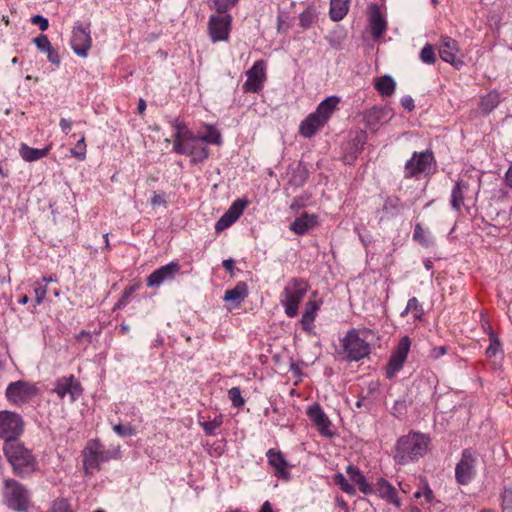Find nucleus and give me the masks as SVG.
Masks as SVG:
<instances>
[{
	"instance_id": "nucleus-42",
	"label": "nucleus",
	"mask_w": 512,
	"mask_h": 512,
	"mask_svg": "<svg viewBox=\"0 0 512 512\" xmlns=\"http://www.w3.org/2000/svg\"><path fill=\"white\" fill-rule=\"evenodd\" d=\"M420 59L423 63L432 65L436 62V55L434 48L431 44H426L421 52H420Z\"/></svg>"
},
{
	"instance_id": "nucleus-35",
	"label": "nucleus",
	"mask_w": 512,
	"mask_h": 512,
	"mask_svg": "<svg viewBox=\"0 0 512 512\" xmlns=\"http://www.w3.org/2000/svg\"><path fill=\"white\" fill-rule=\"evenodd\" d=\"M196 137L204 143L221 145L222 137L220 132L213 126H207L206 132L203 134H197Z\"/></svg>"
},
{
	"instance_id": "nucleus-1",
	"label": "nucleus",
	"mask_w": 512,
	"mask_h": 512,
	"mask_svg": "<svg viewBox=\"0 0 512 512\" xmlns=\"http://www.w3.org/2000/svg\"><path fill=\"white\" fill-rule=\"evenodd\" d=\"M430 438L419 432H409L401 436L394 447L393 459L399 465L417 462L422 458L430 445Z\"/></svg>"
},
{
	"instance_id": "nucleus-34",
	"label": "nucleus",
	"mask_w": 512,
	"mask_h": 512,
	"mask_svg": "<svg viewBox=\"0 0 512 512\" xmlns=\"http://www.w3.org/2000/svg\"><path fill=\"white\" fill-rule=\"evenodd\" d=\"M319 305L316 302L309 301L306 303L305 311L301 318V324L307 331H311V324L315 320Z\"/></svg>"
},
{
	"instance_id": "nucleus-22",
	"label": "nucleus",
	"mask_w": 512,
	"mask_h": 512,
	"mask_svg": "<svg viewBox=\"0 0 512 512\" xmlns=\"http://www.w3.org/2000/svg\"><path fill=\"white\" fill-rule=\"evenodd\" d=\"M391 118L387 109L381 107H373L364 113L363 119L365 125L370 130H377L378 126Z\"/></svg>"
},
{
	"instance_id": "nucleus-26",
	"label": "nucleus",
	"mask_w": 512,
	"mask_h": 512,
	"mask_svg": "<svg viewBox=\"0 0 512 512\" xmlns=\"http://www.w3.org/2000/svg\"><path fill=\"white\" fill-rule=\"evenodd\" d=\"M346 472L351 481L358 485L359 490L363 494H371L374 491L358 467L349 465L346 468Z\"/></svg>"
},
{
	"instance_id": "nucleus-28",
	"label": "nucleus",
	"mask_w": 512,
	"mask_h": 512,
	"mask_svg": "<svg viewBox=\"0 0 512 512\" xmlns=\"http://www.w3.org/2000/svg\"><path fill=\"white\" fill-rule=\"evenodd\" d=\"M247 296H248L247 284L243 281H240L236 284V286L234 288L225 291L223 300L226 302H231L237 306Z\"/></svg>"
},
{
	"instance_id": "nucleus-6",
	"label": "nucleus",
	"mask_w": 512,
	"mask_h": 512,
	"mask_svg": "<svg viewBox=\"0 0 512 512\" xmlns=\"http://www.w3.org/2000/svg\"><path fill=\"white\" fill-rule=\"evenodd\" d=\"M308 290L306 281L300 278L292 279L284 288L281 304L288 317L293 318L298 314V307Z\"/></svg>"
},
{
	"instance_id": "nucleus-2",
	"label": "nucleus",
	"mask_w": 512,
	"mask_h": 512,
	"mask_svg": "<svg viewBox=\"0 0 512 512\" xmlns=\"http://www.w3.org/2000/svg\"><path fill=\"white\" fill-rule=\"evenodd\" d=\"M3 451L15 475L24 478L36 471V458L32 452L19 441L4 443Z\"/></svg>"
},
{
	"instance_id": "nucleus-7",
	"label": "nucleus",
	"mask_w": 512,
	"mask_h": 512,
	"mask_svg": "<svg viewBox=\"0 0 512 512\" xmlns=\"http://www.w3.org/2000/svg\"><path fill=\"white\" fill-rule=\"evenodd\" d=\"M344 358L348 361H359L370 353V345L360 338L357 330H349L341 340Z\"/></svg>"
},
{
	"instance_id": "nucleus-20",
	"label": "nucleus",
	"mask_w": 512,
	"mask_h": 512,
	"mask_svg": "<svg viewBox=\"0 0 512 512\" xmlns=\"http://www.w3.org/2000/svg\"><path fill=\"white\" fill-rule=\"evenodd\" d=\"M307 415L322 435H331L329 431L331 422L318 403H314L307 409Z\"/></svg>"
},
{
	"instance_id": "nucleus-17",
	"label": "nucleus",
	"mask_w": 512,
	"mask_h": 512,
	"mask_svg": "<svg viewBox=\"0 0 512 512\" xmlns=\"http://www.w3.org/2000/svg\"><path fill=\"white\" fill-rule=\"evenodd\" d=\"M53 391L59 398L63 399L65 396H70V401L73 402L82 394L81 385L75 380L73 375L69 377L59 378L55 383Z\"/></svg>"
},
{
	"instance_id": "nucleus-27",
	"label": "nucleus",
	"mask_w": 512,
	"mask_h": 512,
	"mask_svg": "<svg viewBox=\"0 0 512 512\" xmlns=\"http://www.w3.org/2000/svg\"><path fill=\"white\" fill-rule=\"evenodd\" d=\"M375 491L381 498L386 499L396 506H400L396 489L385 479L381 478L378 480Z\"/></svg>"
},
{
	"instance_id": "nucleus-55",
	"label": "nucleus",
	"mask_w": 512,
	"mask_h": 512,
	"mask_svg": "<svg viewBox=\"0 0 512 512\" xmlns=\"http://www.w3.org/2000/svg\"><path fill=\"white\" fill-rule=\"evenodd\" d=\"M401 105L408 111H412L415 108L414 100L408 95L401 98Z\"/></svg>"
},
{
	"instance_id": "nucleus-40",
	"label": "nucleus",
	"mask_w": 512,
	"mask_h": 512,
	"mask_svg": "<svg viewBox=\"0 0 512 512\" xmlns=\"http://www.w3.org/2000/svg\"><path fill=\"white\" fill-rule=\"evenodd\" d=\"M223 423V417L221 414L214 417L213 420L204 421L199 420L200 426L203 428L207 435H214L216 429H218Z\"/></svg>"
},
{
	"instance_id": "nucleus-56",
	"label": "nucleus",
	"mask_w": 512,
	"mask_h": 512,
	"mask_svg": "<svg viewBox=\"0 0 512 512\" xmlns=\"http://www.w3.org/2000/svg\"><path fill=\"white\" fill-rule=\"evenodd\" d=\"M150 203L152 206H158V205H165L166 204V200L164 199V196L162 194H159V193H156L154 192L151 200H150Z\"/></svg>"
},
{
	"instance_id": "nucleus-5",
	"label": "nucleus",
	"mask_w": 512,
	"mask_h": 512,
	"mask_svg": "<svg viewBox=\"0 0 512 512\" xmlns=\"http://www.w3.org/2000/svg\"><path fill=\"white\" fill-rule=\"evenodd\" d=\"M3 502L10 509L23 512L28 509L30 493L28 489L14 479H5L3 488Z\"/></svg>"
},
{
	"instance_id": "nucleus-37",
	"label": "nucleus",
	"mask_w": 512,
	"mask_h": 512,
	"mask_svg": "<svg viewBox=\"0 0 512 512\" xmlns=\"http://www.w3.org/2000/svg\"><path fill=\"white\" fill-rule=\"evenodd\" d=\"M404 208V203L397 197H388L383 205V211L390 216H396Z\"/></svg>"
},
{
	"instance_id": "nucleus-46",
	"label": "nucleus",
	"mask_w": 512,
	"mask_h": 512,
	"mask_svg": "<svg viewBox=\"0 0 512 512\" xmlns=\"http://www.w3.org/2000/svg\"><path fill=\"white\" fill-rule=\"evenodd\" d=\"M228 397L234 407H242L245 403L244 399L241 396V390L238 387H232L228 391Z\"/></svg>"
},
{
	"instance_id": "nucleus-18",
	"label": "nucleus",
	"mask_w": 512,
	"mask_h": 512,
	"mask_svg": "<svg viewBox=\"0 0 512 512\" xmlns=\"http://www.w3.org/2000/svg\"><path fill=\"white\" fill-rule=\"evenodd\" d=\"M246 202L237 199L230 208L220 217L215 224L216 232H221L230 227L243 213Z\"/></svg>"
},
{
	"instance_id": "nucleus-3",
	"label": "nucleus",
	"mask_w": 512,
	"mask_h": 512,
	"mask_svg": "<svg viewBox=\"0 0 512 512\" xmlns=\"http://www.w3.org/2000/svg\"><path fill=\"white\" fill-rule=\"evenodd\" d=\"M83 468L86 474H94L100 470V464L120 458V447L106 448L98 439L87 442L83 452Z\"/></svg>"
},
{
	"instance_id": "nucleus-13",
	"label": "nucleus",
	"mask_w": 512,
	"mask_h": 512,
	"mask_svg": "<svg viewBox=\"0 0 512 512\" xmlns=\"http://www.w3.org/2000/svg\"><path fill=\"white\" fill-rule=\"evenodd\" d=\"M232 18L230 15H212L208 22V31L213 43L226 41L229 37Z\"/></svg>"
},
{
	"instance_id": "nucleus-24",
	"label": "nucleus",
	"mask_w": 512,
	"mask_h": 512,
	"mask_svg": "<svg viewBox=\"0 0 512 512\" xmlns=\"http://www.w3.org/2000/svg\"><path fill=\"white\" fill-rule=\"evenodd\" d=\"M317 224V216L314 214L304 213L297 217L290 225L291 231L298 235L306 234L310 229Z\"/></svg>"
},
{
	"instance_id": "nucleus-14",
	"label": "nucleus",
	"mask_w": 512,
	"mask_h": 512,
	"mask_svg": "<svg viewBox=\"0 0 512 512\" xmlns=\"http://www.w3.org/2000/svg\"><path fill=\"white\" fill-rule=\"evenodd\" d=\"M91 45L90 26H74L72 30L71 47L75 54L83 58L87 57Z\"/></svg>"
},
{
	"instance_id": "nucleus-52",
	"label": "nucleus",
	"mask_w": 512,
	"mask_h": 512,
	"mask_svg": "<svg viewBox=\"0 0 512 512\" xmlns=\"http://www.w3.org/2000/svg\"><path fill=\"white\" fill-rule=\"evenodd\" d=\"M32 24L38 25L41 31H45L49 27L48 19L42 15H35L31 18Z\"/></svg>"
},
{
	"instance_id": "nucleus-61",
	"label": "nucleus",
	"mask_w": 512,
	"mask_h": 512,
	"mask_svg": "<svg viewBox=\"0 0 512 512\" xmlns=\"http://www.w3.org/2000/svg\"><path fill=\"white\" fill-rule=\"evenodd\" d=\"M505 182L509 187L512 188V162H511L509 169L507 170V172L505 174Z\"/></svg>"
},
{
	"instance_id": "nucleus-31",
	"label": "nucleus",
	"mask_w": 512,
	"mask_h": 512,
	"mask_svg": "<svg viewBox=\"0 0 512 512\" xmlns=\"http://www.w3.org/2000/svg\"><path fill=\"white\" fill-rule=\"evenodd\" d=\"M375 89L384 97H390L396 89V82L390 75L379 77L375 82Z\"/></svg>"
},
{
	"instance_id": "nucleus-49",
	"label": "nucleus",
	"mask_w": 512,
	"mask_h": 512,
	"mask_svg": "<svg viewBox=\"0 0 512 512\" xmlns=\"http://www.w3.org/2000/svg\"><path fill=\"white\" fill-rule=\"evenodd\" d=\"M33 42L40 51L45 53L52 47L48 37L44 34H40L39 36L34 38Z\"/></svg>"
},
{
	"instance_id": "nucleus-48",
	"label": "nucleus",
	"mask_w": 512,
	"mask_h": 512,
	"mask_svg": "<svg viewBox=\"0 0 512 512\" xmlns=\"http://www.w3.org/2000/svg\"><path fill=\"white\" fill-rule=\"evenodd\" d=\"M114 432L120 437H129L135 435V429L130 425L116 424L113 427Z\"/></svg>"
},
{
	"instance_id": "nucleus-41",
	"label": "nucleus",
	"mask_w": 512,
	"mask_h": 512,
	"mask_svg": "<svg viewBox=\"0 0 512 512\" xmlns=\"http://www.w3.org/2000/svg\"><path fill=\"white\" fill-rule=\"evenodd\" d=\"M334 481H335L336 485H338L339 488L343 492H345L351 496L356 494V489H355L354 485L349 483V481L344 477L343 474L337 473L334 477Z\"/></svg>"
},
{
	"instance_id": "nucleus-47",
	"label": "nucleus",
	"mask_w": 512,
	"mask_h": 512,
	"mask_svg": "<svg viewBox=\"0 0 512 512\" xmlns=\"http://www.w3.org/2000/svg\"><path fill=\"white\" fill-rule=\"evenodd\" d=\"M72 156L79 160H84L86 157V144L84 136L77 142L74 148L71 149Z\"/></svg>"
},
{
	"instance_id": "nucleus-45",
	"label": "nucleus",
	"mask_w": 512,
	"mask_h": 512,
	"mask_svg": "<svg viewBox=\"0 0 512 512\" xmlns=\"http://www.w3.org/2000/svg\"><path fill=\"white\" fill-rule=\"evenodd\" d=\"M407 310L413 313L415 319H420L423 315V307L416 297H412L407 302Z\"/></svg>"
},
{
	"instance_id": "nucleus-54",
	"label": "nucleus",
	"mask_w": 512,
	"mask_h": 512,
	"mask_svg": "<svg viewBox=\"0 0 512 512\" xmlns=\"http://www.w3.org/2000/svg\"><path fill=\"white\" fill-rule=\"evenodd\" d=\"M47 58L49 60V62H51L52 64L54 65H59L60 64V56L58 54V52L53 48L51 47L47 52Z\"/></svg>"
},
{
	"instance_id": "nucleus-51",
	"label": "nucleus",
	"mask_w": 512,
	"mask_h": 512,
	"mask_svg": "<svg viewBox=\"0 0 512 512\" xmlns=\"http://www.w3.org/2000/svg\"><path fill=\"white\" fill-rule=\"evenodd\" d=\"M500 350V342L499 340L494 336H490V345L486 349V354L489 357L495 356Z\"/></svg>"
},
{
	"instance_id": "nucleus-21",
	"label": "nucleus",
	"mask_w": 512,
	"mask_h": 512,
	"mask_svg": "<svg viewBox=\"0 0 512 512\" xmlns=\"http://www.w3.org/2000/svg\"><path fill=\"white\" fill-rule=\"evenodd\" d=\"M268 463L274 468L275 476L288 480L290 478V472L288 470V463L284 455L276 449H269L266 453Z\"/></svg>"
},
{
	"instance_id": "nucleus-25",
	"label": "nucleus",
	"mask_w": 512,
	"mask_h": 512,
	"mask_svg": "<svg viewBox=\"0 0 512 512\" xmlns=\"http://www.w3.org/2000/svg\"><path fill=\"white\" fill-rule=\"evenodd\" d=\"M325 123L315 113H311L299 127L300 134L305 138L312 137Z\"/></svg>"
},
{
	"instance_id": "nucleus-29",
	"label": "nucleus",
	"mask_w": 512,
	"mask_h": 512,
	"mask_svg": "<svg viewBox=\"0 0 512 512\" xmlns=\"http://www.w3.org/2000/svg\"><path fill=\"white\" fill-rule=\"evenodd\" d=\"M339 102L340 99L336 96L327 97L318 105L314 113L317 114V116L320 117L324 123H326L331 114L336 109Z\"/></svg>"
},
{
	"instance_id": "nucleus-53",
	"label": "nucleus",
	"mask_w": 512,
	"mask_h": 512,
	"mask_svg": "<svg viewBox=\"0 0 512 512\" xmlns=\"http://www.w3.org/2000/svg\"><path fill=\"white\" fill-rule=\"evenodd\" d=\"M34 293H35L36 304L37 305L41 304L46 293H47L46 286H43L40 283H37V285L34 288Z\"/></svg>"
},
{
	"instance_id": "nucleus-62",
	"label": "nucleus",
	"mask_w": 512,
	"mask_h": 512,
	"mask_svg": "<svg viewBox=\"0 0 512 512\" xmlns=\"http://www.w3.org/2000/svg\"><path fill=\"white\" fill-rule=\"evenodd\" d=\"M259 512H274L272 505L269 501H265L263 505L261 506V509Z\"/></svg>"
},
{
	"instance_id": "nucleus-50",
	"label": "nucleus",
	"mask_w": 512,
	"mask_h": 512,
	"mask_svg": "<svg viewBox=\"0 0 512 512\" xmlns=\"http://www.w3.org/2000/svg\"><path fill=\"white\" fill-rule=\"evenodd\" d=\"M50 512H72L70 505L65 499H58L53 502L52 510Z\"/></svg>"
},
{
	"instance_id": "nucleus-15",
	"label": "nucleus",
	"mask_w": 512,
	"mask_h": 512,
	"mask_svg": "<svg viewBox=\"0 0 512 512\" xmlns=\"http://www.w3.org/2000/svg\"><path fill=\"white\" fill-rule=\"evenodd\" d=\"M410 345L411 342L407 336L400 339L389 359L386 371L387 378L391 379L403 367L410 350Z\"/></svg>"
},
{
	"instance_id": "nucleus-23",
	"label": "nucleus",
	"mask_w": 512,
	"mask_h": 512,
	"mask_svg": "<svg viewBox=\"0 0 512 512\" xmlns=\"http://www.w3.org/2000/svg\"><path fill=\"white\" fill-rule=\"evenodd\" d=\"M369 24L373 39L380 38L386 32V21L377 5H373L372 7Z\"/></svg>"
},
{
	"instance_id": "nucleus-30",
	"label": "nucleus",
	"mask_w": 512,
	"mask_h": 512,
	"mask_svg": "<svg viewBox=\"0 0 512 512\" xmlns=\"http://www.w3.org/2000/svg\"><path fill=\"white\" fill-rule=\"evenodd\" d=\"M351 0H331L330 1V18L333 21L342 20L348 13Z\"/></svg>"
},
{
	"instance_id": "nucleus-39",
	"label": "nucleus",
	"mask_w": 512,
	"mask_h": 512,
	"mask_svg": "<svg viewBox=\"0 0 512 512\" xmlns=\"http://www.w3.org/2000/svg\"><path fill=\"white\" fill-rule=\"evenodd\" d=\"M413 239L424 247H429L432 244L430 233L426 232L419 223L415 225Z\"/></svg>"
},
{
	"instance_id": "nucleus-63",
	"label": "nucleus",
	"mask_w": 512,
	"mask_h": 512,
	"mask_svg": "<svg viewBox=\"0 0 512 512\" xmlns=\"http://www.w3.org/2000/svg\"><path fill=\"white\" fill-rule=\"evenodd\" d=\"M423 494H424L427 502H430L432 500L433 492H432V490L429 487H426V489L424 490Z\"/></svg>"
},
{
	"instance_id": "nucleus-58",
	"label": "nucleus",
	"mask_w": 512,
	"mask_h": 512,
	"mask_svg": "<svg viewBox=\"0 0 512 512\" xmlns=\"http://www.w3.org/2000/svg\"><path fill=\"white\" fill-rule=\"evenodd\" d=\"M447 348L445 346H439L432 350L431 356L434 359H438L446 353Z\"/></svg>"
},
{
	"instance_id": "nucleus-64",
	"label": "nucleus",
	"mask_w": 512,
	"mask_h": 512,
	"mask_svg": "<svg viewBox=\"0 0 512 512\" xmlns=\"http://www.w3.org/2000/svg\"><path fill=\"white\" fill-rule=\"evenodd\" d=\"M146 109V102L143 99H140L138 102L137 110L140 114H142Z\"/></svg>"
},
{
	"instance_id": "nucleus-8",
	"label": "nucleus",
	"mask_w": 512,
	"mask_h": 512,
	"mask_svg": "<svg viewBox=\"0 0 512 512\" xmlns=\"http://www.w3.org/2000/svg\"><path fill=\"white\" fill-rule=\"evenodd\" d=\"M23 419L22 417L11 411H0V438L9 441H17L18 437L23 432Z\"/></svg>"
},
{
	"instance_id": "nucleus-19",
	"label": "nucleus",
	"mask_w": 512,
	"mask_h": 512,
	"mask_svg": "<svg viewBox=\"0 0 512 512\" xmlns=\"http://www.w3.org/2000/svg\"><path fill=\"white\" fill-rule=\"evenodd\" d=\"M458 52L457 42L450 38L445 37L442 39V43L439 47L440 58L453 65L455 68L460 69L463 66V61L457 58L456 53Z\"/></svg>"
},
{
	"instance_id": "nucleus-16",
	"label": "nucleus",
	"mask_w": 512,
	"mask_h": 512,
	"mask_svg": "<svg viewBox=\"0 0 512 512\" xmlns=\"http://www.w3.org/2000/svg\"><path fill=\"white\" fill-rule=\"evenodd\" d=\"M178 262L172 261L164 266L159 267L147 278V286L158 288L167 281H172L180 271Z\"/></svg>"
},
{
	"instance_id": "nucleus-57",
	"label": "nucleus",
	"mask_w": 512,
	"mask_h": 512,
	"mask_svg": "<svg viewBox=\"0 0 512 512\" xmlns=\"http://www.w3.org/2000/svg\"><path fill=\"white\" fill-rule=\"evenodd\" d=\"M59 126H60L62 132H64L65 134H68L71 129V126H72V121L70 119L61 118L60 122H59Z\"/></svg>"
},
{
	"instance_id": "nucleus-9",
	"label": "nucleus",
	"mask_w": 512,
	"mask_h": 512,
	"mask_svg": "<svg viewBox=\"0 0 512 512\" xmlns=\"http://www.w3.org/2000/svg\"><path fill=\"white\" fill-rule=\"evenodd\" d=\"M477 456L470 449L462 452L460 461L455 468V478L458 484L468 485L476 475Z\"/></svg>"
},
{
	"instance_id": "nucleus-60",
	"label": "nucleus",
	"mask_w": 512,
	"mask_h": 512,
	"mask_svg": "<svg viewBox=\"0 0 512 512\" xmlns=\"http://www.w3.org/2000/svg\"><path fill=\"white\" fill-rule=\"evenodd\" d=\"M234 263H235V262H234V260H233V259H231V258H229V259L224 260L222 264H223V267H224L227 271H229V272H231V273H232L233 268H234Z\"/></svg>"
},
{
	"instance_id": "nucleus-44",
	"label": "nucleus",
	"mask_w": 512,
	"mask_h": 512,
	"mask_svg": "<svg viewBox=\"0 0 512 512\" xmlns=\"http://www.w3.org/2000/svg\"><path fill=\"white\" fill-rule=\"evenodd\" d=\"M501 506L504 512H512V487H505L501 495Z\"/></svg>"
},
{
	"instance_id": "nucleus-12",
	"label": "nucleus",
	"mask_w": 512,
	"mask_h": 512,
	"mask_svg": "<svg viewBox=\"0 0 512 512\" xmlns=\"http://www.w3.org/2000/svg\"><path fill=\"white\" fill-rule=\"evenodd\" d=\"M433 161V153L430 151L414 152L413 157L406 162L405 177L412 178L422 173H428L431 170Z\"/></svg>"
},
{
	"instance_id": "nucleus-59",
	"label": "nucleus",
	"mask_w": 512,
	"mask_h": 512,
	"mask_svg": "<svg viewBox=\"0 0 512 512\" xmlns=\"http://www.w3.org/2000/svg\"><path fill=\"white\" fill-rule=\"evenodd\" d=\"M175 129L176 131L173 135V140L176 139L177 135H180L181 133L183 134L184 132H191L184 124L179 122L175 123Z\"/></svg>"
},
{
	"instance_id": "nucleus-33",
	"label": "nucleus",
	"mask_w": 512,
	"mask_h": 512,
	"mask_svg": "<svg viewBox=\"0 0 512 512\" xmlns=\"http://www.w3.org/2000/svg\"><path fill=\"white\" fill-rule=\"evenodd\" d=\"M49 148L36 149L27 146L26 144H21L19 149L21 157L28 162L39 160L45 157L48 154Z\"/></svg>"
},
{
	"instance_id": "nucleus-11",
	"label": "nucleus",
	"mask_w": 512,
	"mask_h": 512,
	"mask_svg": "<svg viewBox=\"0 0 512 512\" xmlns=\"http://www.w3.org/2000/svg\"><path fill=\"white\" fill-rule=\"evenodd\" d=\"M246 81L242 86L244 92L258 93L266 81V62L258 60L246 72Z\"/></svg>"
},
{
	"instance_id": "nucleus-10",
	"label": "nucleus",
	"mask_w": 512,
	"mask_h": 512,
	"mask_svg": "<svg viewBox=\"0 0 512 512\" xmlns=\"http://www.w3.org/2000/svg\"><path fill=\"white\" fill-rule=\"evenodd\" d=\"M6 398L15 405H23L32 400L37 394V388L26 381L11 382L6 389Z\"/></svg>"
},
{
	"instance_id": "nucleus-32",
	"label": "nucleus",
	"mask_w": 512,
	"mask_h": 512,
	"mask_svg": "<svg viewBox=\"0 0 512 512\" xmlns=\"http://www.w3.org/2000/svg\"><path fill=\"white\" fill-rule=\"evenodd\" d=\"M468 189V183L464 181H458L451 193V206L456 211H460L463 205L464 190Z\"/></svg>"
},
{
	"instance_id": "nucleus-43",
	"label": "nucleus",
	"mask_w": 512,
	"mask_h": 512,
	"mask_svg": "<svg viewBox=\"0 0 512 512\" xmlns=\"http://www.w3.org/2000/svg\"><path fill=\"white\" fill-rule=\"evenodd\" d=\"M239 0H212L211 7L215 8L220 14L231 9Z\"/></svg>"
},
{
	"instance_id": "nucleus-4",
	"label": "nucleus",
	"mask_w": 512,
	"mask_h": 512,
	"mask_svg": "<svg viewBox=\"0 0 512 512\" xmlns=\"http://www.w3.org/2000/svg\"><path fill=\"white\" fill-rule=\"evenodd\" d=\"M173 151L179 155H189L193 163H201L209 156L207 147L192 132L177 135L173 141Z\"/></svg>"
},
{
	"instance_id": "nucleus-38",
	"label": "nucleus",
	"mask_w": 512,
	"mask_h": 512,
	"mask_svg": "<svg viewBox=\"0 0 512 512\" xmlns=\"http://www.w3.org/2000/svg\"><path fill=\"white\" fill-rule=\"evenodd\" d=\"M318 19V12L314 7L306 8L299 17L300 25L303 28L311 27Z\"/></svg>"
},
{
	"instance_id": "nucleus-36",
	"label": "nucleus",
	"mask_w": 512,
	"mask_h": 512,
	"mask_svg": "<svg viewBox=\"0 0 512 512\" xmlns=\"http://www.w3.org/2000/svg\"><path fill=\"white\" fill-rule=\"evenodd\" d=\"M501 102V96L497 91H492L485 95L481 100V108L485 113H490Z\"/></svg>"
}]
</instances>
